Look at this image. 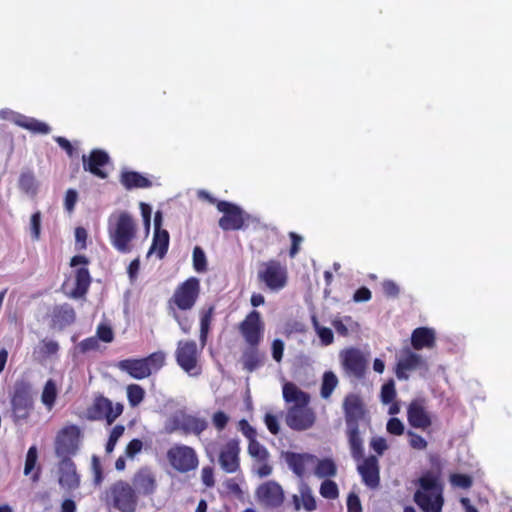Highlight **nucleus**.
Here are the masks:
<instances>
[{
	"instance_id": "f257e3e1",
	"label": "nucleus",
	"mask_w": 512,
	"mask_h": 512,
	"mask_svg": "<svg viewBox=\"0 0 512 512\" xmlns=\"http://www.w3.org/2000/svg\"><path fill=\"white\" fill-rule=\"evenodd\" d=\"M343 412L347 426L346 435L351 456L354 460H359L363 457L364 452L359 423L366 415L365 404L361 396L355 393L347 394L343 400Z\"/></svg>"
},
{
	"instance_id": "f03ea898",
	"label": "nucleus",
	"mask_w": 512,
	"mask_h": 512,
	"mask_svg": "<svg viewBox=\"0 0 512 512\" xmlns=\"http://www.w3.org/2000/svg\"><path fill=\"white\" fill-rule=\"evenodd\" d=\"M413 501L421 512H442L445 500L439 476L431 471L423 473L417 481Z\"/></svg>"
},
{
	"instance_id": "7ed1b4c3",
	"label": "nucleus",
	"mask_w": 512,
	"mask_h": 512,
	"mask_svg": "<svg viewBox=\"0 0 512 512\" xmlns=\"http://www.w3.org/2000/svg\"><path fill=\"white\" fill-rule=\"evenodd\" d=\"M165 359V353L157 351L144 358L121 360L118 362L117 367L121 371L129 374L132 378L141 380L158 372L164 366Z\"/></svg>"
},
{
	"instance_id": "20e7f679",
	"label": "nucleus",
	"mask_w": 512,
	"mask_h": 512,
	"mask_svg": "<svg viewBox=\"0 0 512 512\" xmlns=\"http://www.w3.org/2000/svg\"><path fill=\"white\" fill-rule=\"evenodd\" d=\"M138 495L133 486L125 480H117L106 491V503L119 512H135Z\"/></svg>"
},
{
	"instance_id": "39448f33",
	"label": "nucleus",
	"mask_w": 512,
	"mask_h": 512,
	"mask_svg": "<svg viewBox=\"0 0 512 512\" xmlns=\"http://www.w3.org/2000/svg\"><path fill=\"white\" fill-rule=\"evenodd\" d=\"M200 290V280L194 276L189 277L175 288L173 295L167 301V309L191 310L199 298Z\"/></svg>"
},
{
	"instance_id": "423d86ee",
	"label": "nucleus",
	"mask_w": 512,
	"mask_h": 512,
	"mask_svg": "<svg viewBox=\"0 0 512 512\" xmlns=\"http://www.w3.org/2000/svg\"><path fill=\"white\" fill-rule=\"evenodd\" d=\"M136 233V223L127 212H121L115 226L109 229L111 243L121 253H129L132 250L130 243L136 237Z\"/></svg>"
},
{
	"instance_id": "0eeeda50",
	"label": "nucleus",
	"mask_w": 512,
	"mask_h": 512,
	"mask_svg": "<svg viewBox=\"0 0 512 512\" xmlns=\"http://www.w3.org/2000/svg\"><path fill=\"white\" fill-rule=\"evenodd\" d=\"M81 447V430L76 425L60 429L54 440V453L58 459L73 458Z\"/></svg>"
},
{
	"instance_id": "6e6552de",
	"label": "nucleus",
	"mask_w": 512,
	"mask_h": 512,
	"mask_svg": "<svg viewBox=\"0 0 512 512\" xmlns=\"http://www.w3.org/2000/svg\"><path fill=\"white\" fill-rule=\"evenodd\" d=\"M257 278L270 291L278 292L288 283L287 267L275 259L262 262L259 265Z\"/></svg>"
},
{
	"instance_id": "1a4fd4ad",
	"label": "nucleus",
	"mask_w": 512,
	"mask_h": 512,
	"mask_svg": "<svg viewBox=\"0 0 512 512\" xmlns=\"http://www.w3.org/2000/svg\"><path fill=\"white\" fill-rule=\"evenodd\" d=\"M170 466L179 473H188L197 469L199 457L196 450L185 444H174L166 453Z\"/></svg>"
},
{
	"instance_id": "9d476101",
	"label": "nucleus",
	"mask_w": 512,
	"mask_h": 512,
	"mask_svg": "<svg viewBox=\"0 0 512 512\" xmlns=\"http://www.w3.org/2000/svg\"><path fill=\"white\" fill-rule=\"evenodd\" d=\"M31 384L25 379L17 380L13 387L11 406L14 415L18 419H26L33 407Z\"/></svg>"
},
{
	"instance_id": "9b49d317",
	"label": "nucleus",
	"mask_w": 512,
	"mask_h": 512,
	"mask_svg": "<svg viewBox=\"0 0 512 512\" xmlns=\"http://www.w3.org/2000/svg\"><path fill=\"white\" fill-rule=\"evenodd\" d=\"M176 362L190 375L200 374L198 368L199 350L194 340H180L175 352Z\"/></svg>"
},
{
	"instance_id": "f8f14e48",
	"label": "nucleus",
	"mask_w": 512,
	"mask_h": 512,
	"mask_svg": "<svg viewBox=\"0 0 512 512\" xmlns=\"http://www.w3.org/2000/svg\"><path fill=\"white\" fill-rule=\"evenodd\" d=\"M239 332L247 345H260L265 330V324L261 314L257 310L250 311L239 323Z\"/></svg>"
},
{
	"instance_id": "ddd939ff",
	"label": "nucleus",
	"mask_w": 512,
	"mask_h": 512,
	"mask_svg": "<svg viewBox=\"0 0 512 512\" xmlns=\"http://www.w3.org/2000/svg\"><path fill=\"white\" fill-rule=\"evenodd\" d=\"M216 207L223 216L219 219V227L224 231H236L244 227V211L236 204L228 201H217Z\"/></svg>"
},
{
	"instance_id": "4468645a",
	"label": "nucleus",
	"mask_w": 512,
	"mask_h": 512,
	"mask_svg": "<svg viewBox=\"0 0 512 512\" xmlns=\"http://www.w3.org/2000/svg\"><path fill=\"white\" fill-rule=\"evenodd\" d=\"M255 495L260 505L270 509L281 507L285 500L282 486L274 480L260 484L256 489Z\"/></svg>"
},
{
	"instance_id": "2eb2a0df",
	"label": "nucleus",
	"mask_w": 512,
	"mask_h": 512,
	"mask_svg": "<svg viewBox=\"0 0 512 512\" xmlns=\"http://www.w3.org/2000/svg\"><path fill=\"white\" fill-rule=\"evenodd\" d=\"M316 420L313 409L308 405H293L287 410L286 424L295 431H304L311 428Z\"/></svg>"
},
{
	"instance_id": "dca6fc26",
	"label": "nucleus",
	"mask_w": 512,
	"mask_h": 512,
	"mask_svg": "<svg viewBox=\"0 0 512 512\" xmlns=\"http://www.w3.org/2000/svg\"><path fill=\"white\" fill-rule=\"evenodd\" d=\"M240 442L236 438L229 439L218 451V462L222 470L232 474L240 469Z\"/></svg>"
},
{
	"instance_id": "f3484780",
	"label": "nucleus",
	"mask_w": 512,
	"mask_h": 512,
	"mask_svg": "<svg viewBox=\"0 0 512 512\" xmlns=\"http://www.w3.org/2000/svg\"><path fill=\"white\" fill-rule=\"evenodd\" d=\"M89 412L92 419H105L107 424L111 425L122 414L123 405L121 403L113 405L108 398L99 396L95 398Z\"/></svg>"
},
{
	"instance_id": "a211bd4d",
	"label": "nucleus",
	"mask_w": 512,
	"mask_h": 512,
	"mask_svg": "<svg viewBox=\"0 0 512 512\" xmlns=\"http://www.w3.org/2000/svg\"><path fill=\"white\" fill-rule=\"evenodd\" d=\"M56 467L58 483L63 489L74 491L80 487L81 475L72 458L58 459Z\"/></svg>"
},
{
	"instance_id": "6ab92c4d",
	"label": "nucleus",
	"mask_w": 512,
	"mask_h": 512,
	"mask_svg": "<svg viewBox=\"0 0 512 512\" xmlns=\"http://www.w3.org/2000/svg\"><path fill=\"white\" fill-rule=\"evenodd\" d=\"M340 357L342 366L348 375L354 376L357 379L364 376L367 361L360 350L348 348L341 352Z\"/></svg>"
},
{
	"instance_id": "aec40b11",
	"label": "nucleus",
	"mask_w": 512,
	"mask_h": 512,
	"mask_svg": "<svg viewBox=\"0 0 512 512\" xmlns=\"http://www.w3.org/2000/svg\"><path fill=\"white\" fill-rule=\"evenodd\" d=\"M83 169L90 172L92 175L106 179L108 173L104 170V167L110 163V156L105 150L93 149L89 155L82 156Z\"/></svg>"
},
{
	"instance_id": "412c9836",
	"label": "nucleus",
	"mask_w": 512,
	"mask_h": 512,
	"mask_svg": "<svg viewBox=\"0 0 512 512\" xmlns=\"http://www.w3.org/2000/svg\"><path fill=\"white\" fill-rule=\"evenodd\" d=\"M361 461L357 470L362 478V482L370 489H376L380 485V467L378 458L374 455H370L367 458L364 456L357 460Z\"/></svg>"
},
{
	"instance_id": "4be33fe9",
	"label": "nucleus",
	"mask_w": 512,
	"mask_h": 512,
	"mask_svg": "<svg viewBox=\"0 0 512 512\" xmlns=\"http://www.w3.org/2000/svg\"><path fill=\"white\" fill-rule=\"evenodd\" d=\"M423 366H425V360L421 355L410 349H404L396 364V377L399 380H407L409 378V372L415 371Z\"/></svg>"
},
{
	"instance_id": "5701e85b",
	"label": "nucleus",
	"mask_w": 512,
	"mask_h": 512,
	"mask_svg": "<svg viewBox=\"0 0 512 512\" xmlns=\"http://www.w3.org/2000/svg\"><path fill=\"white\" fill-rule=\"evenodd\" d=\"M208 427V422L204 418L196 417L190 414H182L173 419V430H180L183 434H194L199 436Z\"/></svg>"
},
{
	"instance_id": "b1692460",
	"label": "nucleus",
	"mask_w": 512,
	"mask_h": 512,
	"mask_svg": "<svg viewBox=\"0 0 512 512\" xmlns=\"http://www.w3.org/2000/svg\"><path fill=\"white\" fill-rule=\"evenodd\" d=\"M139 496H150L157 489V481L154 473L147 467L140 468L132 478L131 484Z\"/></svg>"
},
{
	"instance_id": "393cba45",
	"label": "nucleus",
	"mask_w": 512,
	"mask_h": 512,
	"mask_svg": "<svg viewBox=\"0 0 512 512\" xmlns=\"http://www.w3.org/2000/svg\"><path fill=\"white\" fill-rule=\"evenodd\" d=\"M407 419L409 424L418 429L426 430L431 424V417L426 411L422 400H413L407 409Z\"/></svg>"
},
{
	"instance_id": "a878e982",
	"label": "nucleus",
	"mask_w": 512,
	"mask_h": 512,
	"mask_svg": "<svg viewBox=\"0 0 512 512\" xmlns=\"http://www.w3.org/2000/svg\"><path fill=\"white\" fill-rule=\"evenodd\" d=\"M284 458L295 475L302 478L308 467L315 464L317 457L309 453H296L287 451L284 453Z\"/></svg>"
},
{
	"instance_id": "bb28decb",
	"label": "nucleus",
	"mask_w": 512,
	"mask_h": 512,
	"mask_svg": "<svg viewBox=\"0 0 512 512\" xmlns=\"http://www.w3.org/2000/svg\"><path fill=\"white\" fill-rule=\"evenodd\" d=\"M265 359V352L259 349V345H247L242 351L240 361L245 371L253 372L264 365Z\"/></svg>"
},
{
	"instance_id": "cd10ccee",
	"label": "nucleus",
	"mask_w": 512,
	"mask_h": 512,
	"mask_svg": "<svg viewBox=\"0 0 512 512\" xmlns=\"http://www.w3.org/2000/svg\"><path fill=\"white\" fill-rule=\"evenodd\" d=\"M298 489L299 495H292L293 510L300 511L303 508L308 512L314 511L317 508V503L311 487L302 481Z\"/></svg>"
},
{
	"instance_id": "c85d7f7f",
	"label": "nucleus",
	"mask_w": 512,
	"mask_h": 512,
	"mask_svg": "<svg viewBox=\"0 0 512 512\" xmlns=\"http://www.w3.org/2000/svg\"><path fill=\"white\" fill-rule=\"evenodd\" d=\"M51 317L53 325L62 330L75 322L76 313L71 305L64 303L53 308Z\"/></svg>"
},
{
	"instance_id": "c756f323",
	"label": "nucleus",
	"mask_w": 512,
	"mask_h": 512,
	"mask_svg": "<svg viewBox=\"0 0 512 512\" xmlns=\"http://www.w3.org/2000/svg\"><path fill=\"white\" fill-rule=\"evenodd\" d=\"M436 342L435 331L428 327H418L411 334V345L415 350L433 348Z\"/></svg>"
},
{
	"instance_id": "7c9ffc66",
	"label": "nucleus",
	"mask_w": 512,
	"mask_h": 512,
	"mask_svg": "<svg viewBox=\"0 0 512 512\" xmlns=\"http://www.w3.org/2000/svg\"><path fill=\"white\" fill-rule=\"evenodd\" d=\"M126 190L150 188L152 181L137 171H122L119 177Z\"/></svg>"
},
{
	"instance_id": "2f4dec72",
	"label": "nucleus",
	"mask_w": 512,
	"mask_h": 512,
	"mask_svg": "<svg viewBox=\"0 0 512 512\" xmlns=\"http://www.w3.org/2000/svg\"><path fill=\"white\" fill-rule=\"evenodd\" d=\"M14 123L34 134L46 135L51 132V127L45 122L39 121L36 118L28 117L23 114L17 113L13 119Z\"/></svg>"
},
{
	"instance_id": "473e14b6",
	"label": "nucleus",
	"mask_w": 512,
	"mask_h": 512,
	"mask_svg": "<svg viewBox=\"0 0 512 512\" xmlns=\"http://www.w3.org/2000/svg\"><path fill=\"white\" fill-rule=\"evenodd\" d=\"M283 398L287 403H294V405H308L310 401L309 394L292 382L283 385Z\"/></svg>"
},
{
	"instance_id": "72a5a7b5",
	"label": "nucleus",
	"mask_w": 512,
	"mask_h": 512,
	"mask_svg": "<svg viewBox=\"0 0 512 512\" xmlns=\"http://www.w3.org/2000/svg\"><path fill=\"white\" fill-rule=\"evenodd\" d=\"M91 284V277L89 270L85 267L78 268L75 271V287L71 291V297L81 298L83 297Z\"/></svg>"
},
{
	"instance_id": "f704fd0d",
	"label": "nucleus",
	"mask_w": 512,
	"mask_h": 512,
	"mask_svg": "<svg viewBox=\"0 0 512 512\" xmlns=\"http://www.w3.org/2000/svg\"><path fill=\"white\" fill-rule=\"evenodd\" d=\"M38 450L35 445L31 446L26 454L24 475L30 476L33 482H38L41 475V467L37 465Z\"/></svg>"
},
{
	"instance_id": "c9c22d12",
	"label": "nucleus",
	"mask_w": 512,
	"mask_h": 512,
	"mask_svg": "<svg viewBox=\"0 0 512 512\" xmlns=\"http://www.w3.org/2000/svg\"><path fill=\"white\" fill-rule=\"evenodd\" d=\"M169 239L170 237L167 230L155 231L148 255L156 253L159 259H163L169 248Z\"/></svg>"
},
{
	"instance_id": "e433bc0d",
	"label": "nucleus",
	"mask_w": 512,
	"mask_h": 512,
	"mask_svg": "<svg viewBox=\"0 0 512 512\" xmlns=\"http://www.w3.org/2000/svg\"><path fill=\"white\" fill-rule=\"evenodd\" d=\"M215 314V306L204 307L200 311V341L202 347L206 344L211 322Z\"/></svg>"
},
{
	"instance_id": "4c0bfd02",
	"label": "nucleus",
	"mask_w": 512,
	"mask_h": 512,
	"mask_svg": "<svg viewBox=\"0 0 512 512\" xmlns=\"http://www.w3.org/2000/svg\"><path fill=\"white\" fill-rule=\"evenodd\" d=\"M314 473L318 478L334 477L337 474L335 462L330 458L317 459Z\"/></svg>"
},
{
	"instance_id": "58836bf2",
	"label": "nucleus",
	"mask_w": 512,
	"mask_h": 512,
	"mask_svg": "<svg viewBox=\"0 0 512 512\" xmlns=\"http://www.w3.org/2000/svg\"><path fill=\"white\" fill-rule=\"evenodd\" d=\"M18 186L26 194H36L38 185L33 171L30 169L22 171L19 176Z\"/></svg>"
},
{
	"instance_id": "ea45409f",
	"label": "nucleus",
	"mask_w": 512,
	"mask_h": 512,
	"mask_svg": "<svg viewBox=\"0 0 512 512\" xmlns=\"http://www.w3.org/2000/svg\"><path fill=\"white\" fill-rule=\"evenodd\" d=\"M338 385V378L332 371H326L322 377L320 395L323 399H328Z\"/></svg>"
},
{
	"instance_id": "a19ab883",
	"label": "nucleus",
	"mask_w": 512,
	"mask_h": 512,
	"mask_svg": "<svg viewBox=\"0 0 512 512\" xmlns=\"http://www.w3.org/2000/svg\"><path fill=\"white\" fill-rule=\"evenodd\" d=\"M248 454L258 462H266L269 458L268 450L257 439L249 441Z\"/></svg>"
},
{
	"instance_id": "79ce46f5",
	"label": "nucleus",
	"mask_w": 512,
	"mask_h": 512,
	"mask_svg": "<svg viewBox=\"0 0 512 512\" xmlns=\"http://www.w3.org/2000/svg\"><path fill=\"white\" fill-rule=\"evenodd\" d=\"M56 397H57L56 384L52 379H49L45 383V386L43 388L41 400L47 408L51 409L55 404Z\"/></svg>"
},
{
	"instance_id": "37998d69",
	"label": "nucleus",
	"mask_w": 512,
	"mask_h": 512,
	"mask_svg": "<svg viewBox=\"0 0 512 512\" xmlns=\"http://www.w3.org/2000/svg\"><path fill=\"white\" fill-rule=\"evenodd\" d=\"M145 397V390L139 384L127 386V398L131 407L138 406Z\"/></svg>"
},
{
	"instance_id": "c03bdc74",
	"label": "nucleus",
	"mask_w": 512,
	"mask_h": 512,
	"mask_svg": "<svg viewBox=\"0 0 512 512\" xmlns=\"http://www.w3.org/2000/svg\"><path fill=\"white\" fill-rule=\"evenodd\" d=\"M319 493L325 499L334 500L339 496V489L336 482L326 479L321 483Z\"/></svg>"
},
{
	"instance_id": "a18cd8bd",
	"label": "nucleus",
	"mask_w": 512,
	"mask_h": 512,
	"mask_svg": "<svg viewBox=\"0 0 512 512\" xmlns=\"http://www.w3.org/2000/svg\"><path fill=\"white\" fill-rule=\"evenodd\" d=\"M312 323L323 345L327 346L333 343V332L328 327H322L315 316L312 317Z\"/></svg>"
},
{
	"instance_id": "49530a36",
	"label": "nucleus",
	"mask_w": 512,
	"mask_h": 512,
	"mask_svg": "<svg viewBox=\"0 0 512 512\" xmlns=\"http://www.w3.org/2000/svg\"><path fill=\"white\" fill-rule=\"evenodd\" d=\"M193 268L198 273L207 271V259L205 252L199 246L193 249Z\"/></svg>"
},
{
	"instance_id": "de8ad7c7",
	"label": "nucleus",
	"mask_w": 512,
	"mask_h": 512,
	"mask_svg": "<svg viewBox=\"0 0 512 512\" xmlns=\"http://www.w3.org/2000/svg\"><path fill=\"white\" fill-rule=\"evenodd\" d=\"M450 482L453 486L462 489H469L473 485V479L470 475L454 473L450 476Z\"/></svg>"
},
{
	"instance_id": "09e8293b",
	"label": "nucleus",
	"mask_w": 512,
	"mask_h": 512,
	"mask_svg": "<svg viewBox=\"0 0 512 512\" xmlns=\"http://www.w3.org/2000/svg\"><path fill=\"white\" fill-rule=\"evenodd\" d=\"M124 431L125 427L123 425H116L113 427L105 447L107 453H111L114 450L117 441L124 434Z\"/></svg>"
},
{
	"instance_id": "8fccbe9b",
	"label": "nucleus",
	"mask_w": 512,
	"mask_h": 512,
	"mask_svg": "<svg viewBox=\"0 0 512 512\" xmlns=\"http://www.w3.org/2000/svg\"><path fill=\"white\" fill-rule=\"evenodd\" d=\"M396 397L395 384L392 379L383 384L381 388V401L384 404L391 403Z\"/></svg>"
},
{
	"instance_id": "3c124183",
	"label": "nucleus",
	"mask_w": 512,
	"mask_h": 512,
	"mask_svg": "<svg viewBox=\"0 0 512 512\" xmlns=\"http://www.w3.org/2000/svg\"><path fill=\"white\" fill-rule=\"evenodd\" d=\"M179 310H168L169 314L174 318V320L178 323L181 330L187 334L190 332L192 328V322L189 317L181 316L178 313Z\"/></svg>"
},
{
	"instance_id": "603ef678",
	"label": "nucleus",
	"mask_w": 512,
	"mask_h": 512,
	"mask_svg": "<svg viewBox=\"0 0 512 512\" xmlns=\"http://www.w3.org/2000/svg\"><path fill=\"white\" fill-rule=\"evenodd\" d=\"M30 231L32 239L37 241L40 239L41 234V212L36 211L32 214L30 220Z\"/></svg>"
},
{
	"instance_id": "864d4df0",
	"label": "nucleus",
	"mask_w": 512,
	"mask_h": 512,
	"mask_svg": "<svg viewBox=\"0 0 512 512\" xmlns=\"http://www.w3.org/2000/svg\"><path fill=\"white\" fill-rule=\"evenodd\" d=\"M409 445L416 450H425L428 446L427 441L419 434L408 430Z\"/></svg>"
},
{
	"instance_id": "5fc2aeb1",
	"label": "nucleus",
	"mask_w": 512,
	"mask_h": 512,
	"mask_svg": "<svg viewBox=\"0 0 512 512\" xmlns=\"http://www.w3.org/2000/svg\"><path fill=\"white\" fill-rule=\"evenodd\" d=\"M59 351V344L54 340H42L40 352L43 356L48 357L56 355Z\"/></svg>"
},
{
	"instance_id": "6e6d98bb",
	"label": "nucleus",
	"mask_w": 512,
	"mask_h": 512,
	"mask_svg": "<svg viewBox=\"0 0 512 512\" xmlns=\"http://www.w3.org/2000/svg\"><path fill=\"white\" fill-rule=\"evenodd\" d=\"M238 429L247 438L248 442L257 439L256 429L246 419H241L238 422Z\"/></svg>"
},
{
	"instance_id": "4d7b16f0",
	"label": "nucleus",
	"mask_w": 512,
	"mask_h": 512,
	"mask_svg": "<svg viewBox=\"0 0 512 512\" xmlns=\"http://www.w3.org/2000/svg\"><path fill=\"white\" fill-rule=\"evenodd\" d=\"M96 335H97L96 336L97 339H100L101 341H103L105 343H110L114 339V333H113L112 328L106 324H100L97 327Z\"/></svg>"
},
{
	"instance_id": "13d9d810",
	"label": "nucleus",
	"mask_w": 512,
	"mask_h": 512,
	"mask_svg": "<svg viewBox=\"0 0 512 512\" xmlns=\"http://www.w3.org/2000/svg\"><path fill=\"white\" fill-rule=\"evenodd\" d=\"M229 416L219 410V411H216L213 416H212V423H213V426L218 430V431H222L226 428L228 422H229Z\"/></svg>"
},
{
	"instance_id": "bf43d9fd",
	"label": "nucleus",
	"mask_w": 512,
	"mask_h": 512,
	"mask_svg": "<svg viewBox=\"0 0 512 512\" xmlns=\"http://www.w3.org/2000/svg\"><path fill=\"white\" fill-rule=\"evenodd\" d=\"M386 429L388 433L396 436H400L404 433V425L401 420L396 417L388 420Z\"/></svg>"
},
{
	"instance_id": "052dcab7",
	"label": "nucleus",
	"mask_w": 512,
	"mask_h": 512,
	"mask_svg": "<svg viewBox=\"0 0 512 512\" xmlns=\"http://www.w3.org/2000/svg\"><path fill=\"white\" fill-rule=\"evenodd\" d=\"M99 348V342L96 337H88L82 340L78 344V349L81 353H87L89 351H94Z\"/></svg>"
},
{
	"instance_id": "680f3d73",
	"label": "nucleus",
	"mask_w": 512,
	"mask_h": 512,
	"mask_svg": "<svg viewBox=\"0 0 512 512\" xmlns=\"http://www.w3.org/2000/svg\"><path fill=\"white\" fill-rule=\"evenodd\" d=\"M264 423L271 434L277 435L280 432V425L277 416L271 413H266L264 416Z\"/></svg>"
},
{
	"instance_id": "e2e57ef3",
	"label": "nucleus",
	"mask_w": 512,
	"mask_h": 512,
	"mask_svg": "<svg viewBox=\"0 0 512 512\" xmlns=\"http://www.w3.org/2000/svg\"><path fill=\"white\" fill-rule=\"evenodd\" d=\"M384 294L389 298H396L399 296L400 288L398 284L392 280H385L382 283Z\"/></svg>"
},
{
	"instance_id": "0e129e2a",
	"label": "nucleus",
	"mask_w": 512,
	"mask_h": 512,
	"mask_svg": "<svg viewBox=\"0 0 512 512\" xmlns=\"http://www.w3.org/2000/svg\"><path fill=\"white\" fill-rule=\"evenodd\" d=\"M78 200V193L74 189H68L64 198V208L69 212H73Z\"/></svg>"
},
{
	"instance_id": "69168bd1",
	"label": "nucleus",
	"mask_w": 512,
	"mask_h": 512,
	"mask_svg": "<svg viewBox=\"0 0 512 512\" xmlns=\"http://www.w3.org/2000/svg\"><path fill=\"white\" fill-rule=\"evenodd\" d=\"M201 480L203 484L211 488L215 485L214 469L211 466H204L201 470Z\"/></svg>"
},
{
	"instance_id": "338daca9",
	"label": "nucleus",
	"mask_w": 512,
	"mask_h": 512,
	"mask_svg": "<svg viewBox=\"0 0 512 512\" xmlns=\"http://www.w3.org/2000/svg\"><path fill=\"white\" fill-rule=\"evenodd\" d=\"M143 443L140 439H132L126 446L125 454L129 458H133L139 452H141Z\"/></svg>"
},
{
	"instance_id": "774afa93",
	"label": "nucleus",
	"mask_w": 512,
	"mask_h": 512,
	"mask_svg": "<svg viewBox=\"0 0 512 512\" xmlns=\"http://www.w3.org/2000/svg\"><path fill=\"white\" fill-rule=\"evenodd\" d=\"M348 512H362V506L357 494L350 493L347 497Z\"/></svg>"
}]
</instances>
